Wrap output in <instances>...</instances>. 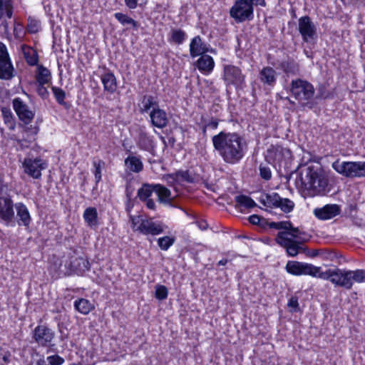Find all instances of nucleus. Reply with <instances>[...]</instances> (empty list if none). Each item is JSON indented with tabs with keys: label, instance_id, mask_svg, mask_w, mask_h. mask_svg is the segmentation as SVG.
<instances>
[{
	"label": "nucleus",
	"instance_id": "f257e3e1",
	"mask_svg": "<svg viewBox=\"0 0 365 365\" xmlns=\"http://www.w3.org/2000/svg\"><path fill=\"white\" fill-rule=\"evenodd\" d=\"M212 141L215 150L227 164L238 163L245 155L247 143L237 133L221 131L212 138Z\"/></svg>",
	"mask_w": 365,
	"mask_h": 365
},
{
	"label": "nucleus",
	"instance_id": "3c124183",
	"mask_svg": "<svg viewBox=\"0 0 365 365\" xmlns=\"http://www.w3.org/2000/svg\"><path fill=\"white\" fill-rule=\"evenodd\" d=\"M40 29V25L38 21L29 19V24L27 25V31L30 34H36Z\"/></svg>",
	"mask_w": 365,
	"mask_h": 365
},
{
	"label": "nucleus",
	"instance_id": "20e7f679",
	"mask_svg": "<svg viewBox=\"0 0 365 365\" xmlns=\"http://www.w3.org/2000/svg\"><path fill=\"white\" fill-rule=\"evenodd\" d=\"M290 92L302 106L312 108L310 100L314 97L315 90L311 83L301 78L292 80L290 83Z\"/></svg>",
	"mask_w": 365,
	"mask_h": 365
},
{
	"label": "nucleus",
	"instance_id": "37998d69",
	"mask_svg": "<svg viewBox=\"0 0 365 365\" xmlns=\"http://www.w3.org/2000/svg\"><path fill=\"white\" fill-rule=\"evenodd\" d=\"M51 90L56 101L61 106H67L68 103L65 102L66 93L61 88L52 86Z\"/></svg>",
	"mask_w": 365,
	"mask_h": 365
},
{
	"label": "nucleus",
	"instance_id": "49530a36",
	"mask_svg": "<svg viewBox=\"0 0 365 365\" xmlns=\"http://www.w3.org/2000/svg\"><path fill=\"white\" fill-rule=\"evenodd\" d=\"M168 288L161 284H157L155 286V297L159 300H164L168 297Z\"/></svg>",
	"mask_w": 365,
	"mask_h": 365
},
{
	"label": "nucleus",
	"instance_id": "bf43d9fd",
	"mask_svg": "<svg viewBox=\"0 0 365 365\" xmlns=\"http://www.w3.org/2000/svg\"><path fill=\"white\" fill-rule=\"evenodd\" d=\"M11 354L9 351L4 353H0V365H4L10 361V357Z\"/></svg>",
	"mask_w": 365,
	"mask_h": 365
},
{
	"label": "nucleus",
	"instance_id": "c756f323",
	"mask_svg": "<svg viewBox=\"0 0 365 365\" xmlns=\"http://www.w3.org/2000/svg\"><path fill=\"white\" fill-rule=\"evenodd\" d=\"M24 132L26 133V136L23 139H17L16 141L18 144L21 146L24 145V142L31 143L35 140V136L37 135L38 132V128L37 126L29 125V124H24L23 126Z\"/></svg>",
	"mask_w": 365,
	"mask_h": 365
},
{
	"label": "nucleus",
	"instance_id": "a18cd8bd",
	"mask_svg": "<svg viewBox=\"0 0 365 365\" xmlns=\"http://www.w3.org/2000/svg\"><path fill=\"white\" fill-rule=\"evenodd\" d=\"M175 237L165 236L158 240V245L163 250H168L175 242Z\"/></svg>",
	"mask_w": 365,
	"mask_h": 365
},
{
	"label": "nucleus",
	"instance_id": "79ce46f5",
	"mask_svg": "<svg viewBox=\"0 0 365 365\" xmlns=\"http://www.w3.org/2000/svg\"><path fill=\"white\" fill-rule=\"evenodd\" d=\"M38 72L36 75V81L38 84H46L51 80L50 71L43 66L38 67Z\"/></svg>",
	"mask_w": 365,
	"mask_h": 365
},
{
	"label": "nucleus",
	"instance_id": "4be33fe9",
	"mask_svg": "<svg viewBox=\"0 0 365 365\" xmlns=\"http://www.w3.org/2000/svg\"><path fill=\"white\" fill-rule=\"evenodd\" d=\"M277 68L281 69L287 76H296L299 73V63L292 58H287L279 63L278 65L271 63Z\"/></svg>",
	"mask_w": 365,
	"mask_h": 365
},
{
	"label": "nucleus",
	"instance_id": "f704fd0d",
	"mask_svg": "<svg viewBox=\"0 0 365 365\" xmlns=\"http://www.w3.org/2000/svg\"><path fill=\"white\" fill-rule=\"evenodd\" d=\"M155 192L158 195V201L161 203H168L170 201V190L160 184H155Z\"/></svg>",
	"mask_w": 365,
	"mask_h": 365
},
{
	"label": "nucleus",
	"instance_id": "423d86ee",
	"mask_svg": "<svg viewBox=\"0 0 365 365\" xmlns=\"http://www.w3.org/2000/svg\"><path fill=\"white\" fill-rule=\"evenodd\" d=\"M230 16L237 23L250 21L254 17V7L247 0H237L230 9Z\"/></svg>",
	"mask_w": 365,
	"mask_h": 365
},
{
	"label": "nucleus",
	"instance_id": "a211bd4d",
	"mask_svg": "<svg viewBox=\"0 0 365 365\" xmlns=\"http://www.w3.org/2000/svg\"><path fill=\"white\" fill-rule=\"evenodd\" d=\"M289 150L280 145H271L265 153V160L269 164L280 163Z\"/></svg>",
	"mask_w": 365,
	"mask_h": 365
},
{
	"label": "nucleus",
	"instance_id": "5fc2aeb1",
	"mask_svg": "<svg viewBox=\"0 0 365 365\" xmlns=\"http://www.w3.org/2000/svg\"><path fill=\"white\" fill-rule=\"evenodd\" d=\"M259 174L262 179L269 180L272 178V172L269 168L260 165Z\"/></svg>",
	"mask_w": 365,
	"mask_h": 365
},
{
	"label": "nucleus",
	"instance_id": "e2e57ef3",
	"mask_svg": "<svg viewBox=\"0 0 365 365\" xmlns=\"http://www.w3.org/2000/svg\"><path fill=\"white\" fill-rule=\"evenodd\" d=\"M138 0H124L125 4L127 7H128L130 9H134L138 6Z\"/></svg>",
	"mask_w": 365,
	"mask_h": 365
},
{
	"label": "nucleus",
	"instance_id": "7c9ffc66",
	"mask_svg": "<svg viewBox=\"0 0 365 365\" xmlns=\"http://www.w3.org/2000/svg\"><path fill=\"white\" fill-rule=\"evenodd\" d=\"M125 165L130 171L136 173L141 172L143 169L141 160L136 156H128L125 160Z\"/></svg>",
	"mask_w": 365,
	"mask_h": 365
},
{
	"label": "nucleus",
	"instance_id": "5701e85b",
	"mask_svg": "<svg viewBox=\"0 0 365 365\" xmlns=\"http://www.w3.org/2000/svg\"><path fill=\"white\" fill-rule=\"evenodd\" d=\"M150 122L153 126L158 128H164L168 123V119L166 112L158 108L152 109L150 112Z\"/></svg>",
	"mask_w": 365,
	"mask_h": 365
},
{
	"label": "nucleus",
	"instance_id": "bb28decb",
	"mask_svg": "<svg viewBox=\"0 0 365 365\" xmlns=\"http://www.w3.org/2000/svg\"><path fill=\"white\" fill-rule=\"evenodd\" d=\"M207 48L203 45L202 38L200 36H195L190 44V53L191 57L195 58L201 54L205 53Z\"/></svg>",
	"mask_w": 365,
	"mask_h": 365
},
{
	"label": "nucleus",
	"instance_id": "473e14b6",
	"mask_svg": "<svg viewBox=\"0 0 365 365\" xmlns=\"http://www.w3.org/2000/svg\"><path fill=\"white\" fill-rule=\"evenodd\" d=\"M14 12V0H0V19L4 16L11 19Z\"/></svg>",
	"mask_w": 365,
	"mask_h": 365
},
{
	"label": "nucleus",
	"instance_id": "dca6fc26",
	"mask_svg": "<svg viewBox=\"0 0 365 365\" xmlns=\"http://www.w3.org/2000/svg\"><path fill=\"white\" fill-rule=\"evenodd\" d=\"M13 108L19 120L24 124H29L34 118V113L31 110L29 106L20 98H16L12 101Z\"/></svg>",
	"mask_w": 365,
	"mask_h": 365
},
{
	"label": "nucleus",
	"instance_id": "c9c22d12",
	"mask_svg": "<svg viewBox=\"0 0 365 365\" xmlns=\"http://www.w3.org/2000/svg\"><path fill=\"white\" fill-rule=\"evenodd\" d=\"M83 219L90 227H94L98 225V212L96 207H88L83 213Z\"/></svg>",
	"mask_w": 365,
	"mask_h": 365
},
{
	"label": "nucleus",
	"instance_id": "864d4df0",
	"mask_svg": "<svg viewBox=\"0 0 365 365\" xmlns=\"http://www.w3.org/2000/svg\"><path fill=\"white\" fill-rule=\"evenodd\" d=\"M46 361L49 365H61L64 363V359L56 354L48 356Z\"/></svg>",
	"mask_w": 365,
	"mask_h": 365
},
{
	"label": "nucleus",
	"instance_id": "7ed1b4c3",
	"mask_svg": "<svg viewBox=\"0 0 365 365\" xmlns=\"http://www.w3.org/2000/svg\"><path fill=\"white\" fill-rule=\"evenodd\" d=\"M319 278L329 280L336 286L350 289L353 282H365V270L356 269L355 271L341 269L339 268L329 269L319 274Z\"/></svg>",
	"mask_w": 365,
	"mask_h": 365
},
{
	"label": "nucleus",
	"instance_id": "cd10ccee",
	"mask_svg": "<svg viewBox=\"0 0 365 365\" xmlns=\"http://www.w3.org/2000/svg\"><path fill=\"white\" fill-rule=\"evenodd\" d=\"M201 55L202 56L197 61V68L202 72H211L213 70L215 66V62L212 57L205 53Z\"/></svg>",
	"mask_w": 365,
	"mask_h": 365
},
{
	"label": "nucleus",
	"instance_id": "9b49d317",
	"mask_svg": "<svg viewBox=\"0 0 365 365\" xmlns=\"http://www.w3.org/2000/svg\"><path fill=\"white\" fill-rule=\"evenodd\" d=\"M223 73V79L227 87L233 86L237 88L245 82V76L237 66L225 65L224 66Z\"/></svg>",
	"mask_w": 365,
	"mask_h": 365
},
{
	"label": "nucleus",
	"instance_id": "774afa93",
	"mask_svg": "<svg viewBox=\"0 0 365 365\" xmlns=\"http://www.w3.org/2000/svg\"><path fill=\"white\" fill-rule=\"evenodd\" d=\"M146 202V207L150 210H155V202L152 199H147L145 200Z\"/></svg>",
	"mask_w": 365,
	"mask_h": 365
},
{
	"label": "nucleus",
	"instance_id": "13d9d810",
	"mask_svg": "<svg viewBox=\"0 0 365 365\" xmlns=\"http://www.w3.org/2000/svg\"><path fill=\"white\" fill-rule=\"evenodd\" d=\"M288 307L292 308L294 312L299 310L298 299L296 297H292L288 302Z\"/></svg>",
	"mask_w": 365,
	"mask_h": 365
},
{
	"label": "nucleus",
	"instance_id": "2f4dec72",
	"mask_svg": "<svg viewBox=\"0 0 365 365\" xmlns=\"http://www.w3.org/2000/svg\"><path fill=\"white\" fill-rule=\"evenodd\" d=\"M280 196L277 193L264 194L259 198V202L267 207H277L280 202Z\"/></svg>",
	"mask_w": 365,
	"mask_h": 365
},
{
	"label": "nucleus",
	"instance_id": "9d476101",
	"mask_svg": "<svg viewBox=\"0 0 365 365\" xmlns=\"http://www.w3.org/2000/svg\"><path fill=\"white\" fill-rule=\"evenodd\" d=\"M275 242L286 250L289 256L295 257L302 250L306 252V249L300 245L299 241L287 237V232H279L275 238Z\"/></svg>",
	"mask_w": 365,
	"mask_h": 365
},
{
	"label": "nucleus",
	"instance_id": "f8f14e48",
	"mask_svg": "<svg viewBox=\"0 0 365 365\" xmlns=\"http://www.w3.org/2000/svg\"><path fill=\"white\" fill-rule=\"evenodd\" d=\"M23 166L26 174L34 179H38L41 176V170L47 168V163L40 158L35 159L25 158Z\"/></svg>",
	"mask_w": 365,
	"mask_h": 365
},
{
	"label": "nucleus",
	"instance_id": "b1692460",
	"mask_svg": "<svg viewBox=\"0 0 365 365\" xmlns=\"http://www.w3.org/2000/svg\"><path fill=\"white\" fill-rule=\"evenodd\" d=\"M14 210L16 211L18 225L29 227L31 222V217L27 207L23 202H17L15 203Z\"/></svg>",
	"mask_w": 365,
	"mask_h": 365
},
{
	"label": "nucleus",
	"instance_id": "ddd939ff",
	"mask_svg": "<svg viewBox=\"0 0 365 365\" xmlns=\"http://www.w3.org/2000/svg\"><path fill=\"white\" fill-rule=\"evenodd\" d=\"M299 32L304 42H310L317 36V27L309 16L299 19Z\"/></svg>",
	"mask_w": 365,
	"mask_h": 365
},
{
	"label": "nucleus",
	"instance_id": "0e129e2a",
	"mask_svg": "<svg viewBox=\"0 0 365 365\" xmlns=\"http://www.w3.org/2000/svg\"><path fill=\"white\" fill-rule=\"evenodd\" d=\"M219 120L216 118H212L208 123H205L207 128L216 129L218 126Z\"/></svg>",
	"mask_w": 365,
	"mask_h": 365
},
{
	"label": "nucleus",
	"instance_id": "4d7b16f0",
	"mask_svg": "<svg viewBox=\"0 0 365 365\" xmlns=\"http://www.w3.org/2000/svg\"><path fill=\"white\" fill-rule=\"evenodd\" d=\"M45 84H38L37 87V93L43 99H47L49 96V92L44 86Z\"/></svg>",
	"mask_w": 365,
	"mask_h": 365
},
{
	"label": "nucleus",
	"instance_id": "052dcab7",
	"mask_svg": "<svg viewBox=\"0 0 365 365\" xmlns=\"http://www.w3.org/2000/svg\"><path fill=\"white\" fill-rule=\"evenodd\" d=\"M133 191L134 188L132 187L131 183L127 182L125 185V195L128 199V201H130Z\"/></svg>",
	"mask_w": 365,
	"mask_h": 365
},
{
	"label": "nucleus",
	"instance_id": "4c0bfd02",
	"mask_svg": "<svg viewBox=\"0 0 365 365\" xmlns=\"http://www.w3.org/2000/svg\"><path fill=\"white\" fill-rule=\"evenodd\" d=\"M155 184L144 183L138 190V197L141 201H145L149 199L152 193L155 192Z\"/></svg>",
	"mask_w": 365,
	"mask_h": 365
},
{
	"label": "nucleus",
	"instance_id": "338daca9",
	"mask_svg": "<svg viewBox=\"0 0 365 365\" xmlns=\"http://www.w3.org/2000/svg\"><path fill=\"white\" fill-rule=\"evenodd\" d=\"M249 4H251V5L254 7V5L255 6H265L266 2L264 0H247Z\"/></svg>",
	"mask_w": 365,
	"mask_h": 365
},
{
	"label": "nucleus",
	"instance_id": "de8ad7c7",
	"mask_svg": "<svg viewBox=\"0 0 365 365\" xmlns=\"http://www.w3.org/2000/svg\"><path fill=\"white\" fill-rule=\"evenodd\" d=\"M25 59L30 66H35L38 63V55L35 51H24Z\"/></svg>",
	"mask_w": 365,
	"mask_h": 365
},
{
	"label": "nucleus",
	"instance_id": "c85d7f7f",
	"mask_svg": "<svg viewBox=\"0 0 365 365\" xmlns=\"http://www.w3.org/2000/svg\"><path fill=\"white\" fill-rule=\"evenodd\" d=\"M165 178L167 180L171 179L173 182L179 180L189 183L195 182V178L190 173L189 170H178L174 173L166 175Z\"/></svg>",
	"mask_w": 365,
	"mask_h": 365
},
{
	"label": "nucleus",
	"instance_id": "4468645a",
	"mask_svg": "<svg viewBox=\"0 0 365 365\" xmlns=\"http://www.w3.org/2000/svg\"><path fill=\"white\" fill-rule=\"evenodd\" d=\"M55 336V332L45 325H38L33 331V339L41 346H53L51 344Z\"/></svg>",
	"mask_w": 365,
	"mask_h": 365
},
{
	"label": "nucleus",
	"instance_id": "393cba45",
	"mask_svg": "<svg viewBox=\"0 0 365 365\" xmlns=\"http://www.w3.org/2000/svg\"><path fill=\"white\" fill-rule=\"evenodd\" d=\"M277 72L270 66L264 67L259 73V78L264 84L273 87L277 81Z\"/></svg>",
	"mask_w": 365,
	"mask_h": 365
},
{
	"label": "nucleus",
	"instance_id": "0eeeda50",
	"mask_svg": "<svg viewBox=\"0 0 365 365\" xmlns=\"http://www.w3.org/2000/svg\"><path fill=\"white\" fill-rule=\"evenodd\" d=\"M285 269L287 272L292 275H310L314 277H319L321 272V267H316L312 264L300 262L297 261H288Z\"/></svg>",
	"mask_w": 365,
	"mask_h": 365
},
{
	"label": "nucleus",
	"instance_id": "6ab92c4d",
	"mask_svg": "<svg viewBox=\"0 0 365 365\" xmlns=\"http://www.w3.org/2000/svg\"><path fill=\"white\" fill-rule=\"evenodd\" d=\"M136 231H139L143 235H157L163 232V226L160 222L153 221L152 219L141 218Z\"/></svg>",
	"mask_w": 365,
	"mask_h": 365
},
{
	"label": "nucleus",
	"instance_id": "680f3d73",
	"mask_svg": "<svg viewBox=\"0 0 365 365\" xmlns=\"http://www.w3.org/2000/svg\"><path fill=\"white\" fill-rule=\"evenodd\" d=\"M249 222L255 225H258L260 223L261 217L257 215H252L249 217Z\"/></svg>",
	"mask_w": 365,
	"mask_h": 365
},
{
	"label": "nucleus",
	"instance_id": "8fccbe9b",
	"mask_svg": "<svg viewBox=\"0 0 365 365\" xmlns=\"http://www.w3.org/2000/svg\"><path fill=\"white\" fill-rule=\"evenodd\" d=\"M29 365H48V364L43 356L34 353L31 356Z\"/></svg>",
	"mask_w": 365,
	"mask_h": 365
},
{
	"label": "nucleus",
	"instance_id": "39448f33",
	"mask_svg": "<svg viewBox=\"0 0 365 365\" xmlns=\"http://www.w3.org/2000/svg\"><path fill=\"white\" fill-rule=\"evenodd\" d=\"M333 169L340 175L349 178L365 177V162L343 161L339 160L332 163Z\"/></svg>",
	"mask_w": 365,
	"mask_h": 365
},
{
	"label": "nucleus",
	"instance_id": "2eb2a0df",
	"mask_svg": "<svg viewBox=\"0 0 365 365\" xmlns=\"http://www.w3.org/2000/svg\"><path fill=\"white\" fill-rule=\"evenodd\" d=\"M65 267L71 272L82 274L90 269V263L84 257L76 256V252H73L69 257V259L66 262Z\"/></svg>",
	"mask_w": 365,
	"mask_h": 365
},
{
	"label": "nucleus",
	"instance_id": "69168bd1",
	"mask_svg": "<svg viewBox=\"0 0 365 365\" xmlns=\"http://www.w3.org/2000/svg\"><path fill=\"white\" fill-rule=\"evenodd\" d=\"M130 222H131V224H132L133 229L136 230V228H137L136 225H137V224L138 223H140V216L136 217L135 216L130 215Z\"/></svg>",
	"mask_w": 365,
	"mask_h": 365
},
{
	"label": "nucleus",
	"instance_id": "a878e982",
	"mask_svg": "<svg viewBox=\"0 0 365 365\" xmlns=\"http://www.w3.org/2000/svg\"><path fill=\"white\" fill-rule=\"evenodd\" d=\"M139 110L141 113L150 112L151 108L155 109L159 107L158 101L157 97L152 95L143 96L140 103L138 104Z\"/></svg>",
	"mask_w": 365,
	"mask_h": 365
},
{
	"label": "nucleus",
	"instance_id": "e433bc0d",
	"mask_svg": "<svg viewBox=\"0 0 365 365\" xmlns=\"http://www.w3.org/2000/svg\"><path fill=\"white\" fill-rule=\"evenodd\" d=\"M235 201L236 202V207L253 208L257 206L255 202L250 197L245 195L236 196Z\"/></svg>",
	"mask_w": 365,
	"mask_h": 365
},
{
	"label": "nucleus",
	"instance_id": "c03bdc74",
	"mask_svg": "<svg viewBox=\"0 0 365 365\" xmlns=\"http://www.w3.org/2000/svg\"><path fill=\"white\" fill-rule=\"evenodd\" d=\"M280 202L277 207H279L284 213H289L294 209V203L288 198H282L280 197Z\"/></svg>",
	"mask_w": 365,
	"mask_h": 365
},
{
	"label": "nucleus",
	"instance_id": "6e6d98bb",
	"mask_svg": "<svg viewBox=\"0 0 365 365\" xmlns=\"http://www.w3.org/2000/svg\"><path fill=\"white\" fill-rule=\"evenodd\" d=\"M287 232V235H290L292 238L299 239V236L302 234V232L299 230L298 227H294L292 226V223L291 222V227L287 230V231H284Z\"/></svg>",
	"mask_w": 365,
	"mask_h": 365
},
{
	"label": "nucleus",
	"instance_id": "1a4fd4ad",
	"mask_svg": "<svg viewBox=\"0 0 365 365\" xmlns=\"http://www.w3.org/2000/svg\"><path fill=\"white\" fill-rule=\"evenodd\" d=\"M15 73L6 46L0 43V79L11 80L15 76Z\"/></svg>",
	"mask_w": 365,
	"mask_h": 365
},
{
	"label": "nucleus",
	"instance_id": "412c9836",
	"mask_svg": "<svg viewBox=\"0 0 365 365\" xmlns=\"http://www.w3.org/2000/svg\"><path fill=\"white\" fill-rule=\"evenodd\" d=\"M103 70L104 73L101 75L103 89L110 93H113L118 87L116 78L114 73L106 67H103Z\"/></svg>",
	"mask_w": 365,
	"mask_h": 365
},
{
	"label": "nucleus",
	"instance_id": "72a5a7b5",
	"mask_svg": "<svg viewBox=\"0 0 365 365\" xmlns=\"http://www.w3.org/2000/svg\"><path fill=\"white\" fill-rule=\"evenodd\" d=\"M75 309L83 314H88L93 309V304L88 299L81 298L74 302Z\"/></svg>",
	"mask_w": 365,
	"mask_h": 365
},
{
	"label": "nucleus",
	"instance_id": "a19ab883",
	"mask_svg": "<svg viewBox=\"0 0 365 365\" xmlns=\"http://www.w3.org/2000/svg\"><path fill=\"white\" fill-rule=\"evenodd\" d=\"M114 16L123 26L130 25L135 29L138 27V22L126 14L118 12L114 14Z\"/></svg>",
	"mask_w": 365,
	"mask_h": 365
},
{
	"label": "nucleus",
	"instance_id": "f03ea898",
	"mask_svg": "<svg viewBox=\"0 0 365 365\" xmlns=\"http://www.w3.org/2000/svg\"><path fill=\"white\" fill-rule=\"evenodd\" d=\"M299 180L300 189L309 197L325 195L330 191L328 176L319 164L302 167Z\"/></svg>",
	"mask_w": 365,
	"mask_h": 365
},
{
	"label": "nucleus",
	"instance_id": "f3484780",
	"mask_svg": "<svg viewBox=\"0 0 365 365\" xmlns=\"http://www.w3.org/2000/svg\"><path fill=\"white\" fill-rule=\"evenodd\" d=\"M137 145L140 150L150 153H153L155 151L153 136L146 131L145 127H140L138 130Z\"/></svg>",
	"mask_w": 365,
	"mask_h": 365
},
{
	"label": "nucleus",
	"instance_id": "09e8293b",
	"mask_svg": "<svg viewBox=\"0 0 365 365\" xmlns=\"http://www.w3.org/2000/svg\"><path fill=\"white\" fill-rule=\"evenodd\" d=\"M269 227L275 230H284V231H287L289 228L291 227V222L290 221H281V222H271L269 224Z\"/></svg>",
	"mask_w": 365,
	"mask_h": 365
},
{
	"label": "nucleus",
	"instance_id": "58836bf2",
	"mask_svg": "<svg viewBox=\"0 0 365 365\" xmlns=\"http://www.w3.org/2000/svg\"><path fill=\"white\" fill-rule=\"evenodd\" d=\"M186 33L182 29H173L170 31V37L168 38L169 42L174 43L175 44H182L186 38Z\"/></svg>",
	"mask_w": 365,
	"mask_h": 365
},
{
	"label": "nucleus",
	"instance_id": "603ef678",
	"mask_svg": "<svg viewBox=\"0 0 365 365\" xmlns=\"http://www.w3.org/2000/svg\"><path fill=\"white\" fill-rule=\"evenodd\" d=\"M104 164V162L102 160H98V162H93V166L95 168L94 175L96 183L99 182L101 180V165Z\"/></svg>",
	"mask_w": 365,
	"mask_h": 365
},
{
	"label": "nucleus",
	"instance_id": "aec40b11",
	"mask_svg": "<svg viewBox=\"0 0 365 365\" xmlns=\"http://www.w3.org/2000/svg\"><path fill=\"white\" fill-rule=\"evenodd\" d=\"M340 212V207L336 204H328L322 207H317L313 211L314 216L320 220L332 219L339 215Z\"/></svg>",
	"mask_w": 365,
	"mask_h": 365
},
{
	"label": "nucleus",
	"instance_id": "6e6552de",
	"mask_svg": "<svg viewBox=\"0 0 365 365\" xmlns=\"http://www.w3.org/2000/svg\"><path fill=\"white\" fill-rule=\"evenodd\" d=\"M15 204L9 195L0 196V222L6 225L15 222Z\"/></svg>",
	"mask_w": 365,
	"mask_h": 365
},
{
	"label": "nucleus",
	"instance_id": "ea45409f",
	"mask_svg": "<svg viewBox=\"0 0 365 365\" xmlns=\"http://www.w3.org/2000/svg\"><path fill=\"white\" fill-rule=\"evenodd\" d=\"M1 110L5 124L8 126L9 130H14L16 123L11 109L6 107H2Z\"/></svg>",
	"mask_w": 365,
	"mask_h": 365
}]
</instances>
